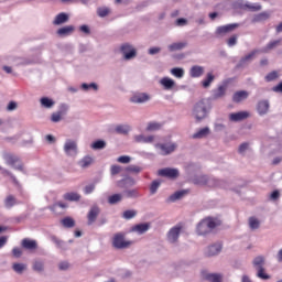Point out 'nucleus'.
I'll return each mask as SVG.
<instances>
[{"label":"nucleus","instance_id":"nucleus-54","mask_svg":"<svg viewBox=\"0 0 282 282\" xmlns=\"http://www.w3.org/2000/svg\"><path fill=\"white\" fill-rule=\"evenodd\" d=\"M171 74L176 78H184V68L174 67L171 69Z\"/></svg>","mask_w":282,"mask_h":282},{"label":"nucleus","instance_id":"nucleus-32","mask_svg":"<svg viewBox=\"0 0 282 282\" xmlns=\"http://www.w3.org/2000/svg\"><path fill=\"white\" fill-rule=\"evenodd\" d=\"M207 180H208V175H195L192 178V182L196 185V186H206L207 184Z\"/></svg>","mask_w":282,"mask_h":282},{"label":"nucleus","instance_id":"nucleus-36","mask_svg":"<svg viewBox=\"0 0 282 282\" xmlns=\"http://www.w3.org/2000/svg\"><path fill=\"white\" fill-rule=\"evenodd\" d=\"M40 104L42 105V107H44V109H52V107H54V105H56L54 99H52L50 97H42L40 99Z\"/></svg>","mask_w":282,"mask_h":282},{"label":"nucleus","instance_id":"nucleus-5","mask_svg":"<svg viewBox=\"0 0 282 282\" xmlns=\"http://www.w3.org/2000/svg\"><path fill=\"white\" fill-rule=\"evenodd\" d=\"M120 53L123 55L126 61H131L138 56V50L131 45V43H123L120 46Z\"/></svg>","mask_w":282,"mask_h":282},{"label":"nucleus","instance_id":"nucleus-38","mask_svg":"<svg viewBox=\"0 0 282 282\" xmlns=\"http://www.w3.org/2000/svg\"><path fill=\"white\" fill-rule=\"evenodd\" d=\"M203 276L208 282H221V274L219 273H205Z\"/></svg>","mask_w":282,"mask_h":282},{"label":"nucleus","instance_id":"nucleus-60","mask_svg":"<svg viewBox=\"0 0 282 282\" xmlns=\"http://www.w3.org/2000/svg\"><path fill=\"white\" fill-rule=\"evenodd\" d=\"M94 191H96V183H90L84 187L85 195H91Z\"/></svg>","mask_w":282,"mask_h":282},{"label":"nucleus","instance_id":"nucleus-63","mask_svg":"<svg viewBox=\"0 0 282 282\" xmlns=\"http://www.w3.org/2000/svg\"><path fill=\"white\" fill-rule=\"evenodd\" d=\"M117 162L120 164H129V162H131V156L121 155L117 159Z\"/></svg>","mask_w":282,"mask_h":282},{"label":"nucleus","instance_id":"nucleus-1","mask_svg":"<svg viewBox=\"0 0 282 282\" xmlns=\"http://www.w3.org/2000/svg\"><path fill=\"white\" fill-rule=\"evenodd\" d=\"M224 224L220 217L207 216L203 218L196 226V235L206 237L210 235L215 228H219Z\"/></svg>","mask_w":282,"mask_h":282},{"label":"nucleus","instance_id":"nucleus-58","mask_svg":"<svg viewBox=\"0 0 282 282\" xmlns=\"http://www.w3.org/2000/svg\"><path fill=\"white\" fill-rule=\"evenodd\" d=\"M12 268H13L14 272H17V274H23V271L25 270V264L13 263Z\"/></svg>","mask_w":282,"mask_h":282},{"label":"nucleus","instance_id":"nucleus-28","mask_svg":"<svg viewBox=\"0 0 282 282\" xmlns=\"http://www.w3.org/2000/svg\"><path fill=\"white\" fill-rule=\"evenodd\" d=\"M189 76L191 78H199L200 76H204V67L199 65H194L189 69Z\"/></svg>","mask_w":282,"mask_h":282},{"label":"nucleus","instance_id":"nucleus-9","mask_svg":"<svg viewBox=\"0 0 282 282\" xmlns=\"http://www.w3.org/2000/svg\"><path fill=\"white\" fill-rule=\"evenodd\" d=\"M181 232H182V225H176L172 227L166 235L167 241L170 243H177V241H180Z\"/></svg>","mask_w":282,"mask_h":282},{"label":"nucleus","instance_id":"nucleus-56","mask_svg":"<svg viewBox=\"0 0 282 282\" xmlns=\"http://www.w3.org/2000/svg\"><path fill=\"white\" fill-rule=\"evenodd\" d=\"M162 129V123L150 122L148 123L147 131H160Z\"/></svg>","mask_w":282,"mask_h":282},{"label":"nucleus","instance_id":"nucleus-47","mask_svg":"<svg viewBox=\"0 0 282 282\" xmlns=\"http://www.w3.org/2000/svg\"><path fill=\"white\" fill-rule=\"evenodd\" d=\"M61 223L64 228H74V226H76V220H74L72 217H65L61 220Z\"/></svg>","mask_w":282,"mask_h":282},{"label":"nucleus","instance_id":"nucleus-13","mask_svg":"<svg viewBox=\"0 0 282 282\" xmlns=\"http://www.w3.org/2000/svg\"><path fill=\"white\" fill-rule=\"evenodd\" d=\"M98 215H100V207L98 205H94L87 215V225L93 226V224H96V219H98Z\"/></svg>","mask_w":282,"mask_h":282},{"label":"nucleus","instance_id":"nucleus-64","mask_svg":"<svg viewBox=\"0 0 282 282\" xmlns=\"http://www.w3.org/2000/svg\"><path fill=\"white\" fill-rule=\"evenodd\" d=\"M122 171V166L120 165H111L110 173L111 175H118Z\"/></svg>","mask_w":282,"mask_h":282},{"label":"nucleus","instance_id":"nucleus-24","mask_svg":"<svg viewBox=\"0 0 282 282\" xmlns=\"http://www.w3.org/2000/svg\"><path fill=\"white\" fill-rule=\"evenodd\" d=\"M186 195H188V191H186V189L177 191L166 198V203L171 204L173 202H177V199H182Z\"/></svg>","mask_w":282,"mask_h":282},{"label":"nucleus","instance_id":"nucleus-34","mask_svg":"<svg viewBox=\"0 0 282 282\" xmlns=\"http://www.w3.org/2000/svg\"><path fill=\"white\" fill-rule=\"evenodd\" d=\"M207 135H210V128L205 127L198 130L196 133L193 134L194 140H202V138H206Z\"/></svg>","mask_w":282,"mask_h":282},{"label":"nucleus","instance_id":"nucleus-49","mask_svg":"<svg viewBox=\"0 0 282 282\" xmlns=\"http://www.w3.org/2000/svg\"><path fill=\"white\" fill-rule=\"evenodd\" d=\"M135 142H144L145 144L149 142H153L154 137L153 135H149V137H144L143 134H138L134 137Z\"/></svg>","mask_w":282,"mask_h":282},{"label":"nucleus","instance_id":"nucleus-55","mask_svg":"<svg viewBox=\"0 0 282 282\" xmlns=\"http://www.w3.org/2000/svg\"><path fill=\"white\" fill-rule=\"evenodd\" d=\"M276 78H279V73L273 70L265 75L264 80L265 83H272V80H276Z\"/></svg>","mask_w":282,"mask_h":282},{"label":"nucleus","instance_id":"nucleus-37","mask_svg":"<svg viewBox=\"0 0 282 282\" xmlns=\"http://www.w3.org/2000/svg\"><path fill=\"white\" fill-rule=\"evenodd\" d=\"M268 19H270V13L261 12L252 18L251 23H261V21H268Z\"/></svg>","mask_w":282,"mask_h":282},{"label":"nucleus","instance_id":"nucleus-46","mask_svg":"<svg viewBox=\"0 0 282 282\" xmlns=\"http://www.w3.org/2000/svg\"><path fill=\"white\" fill-rule=\"evenodd\" d=\"M124 171L126 173H131L132 175H139V173H142V167L139 165H128Z\"/></svg>","mask_w":282,"mask_h":282},{"label":"nucleus","instance_id":"nucleus-18","mask_svg":"<svg viewBox=\"0 0 282 282\" xmlns=\"http://www.w3.org/2000/svg\"><path fill=\"white\" fill-rule=\"evenodd\" d=\"M247 118H250V112L248 111L232 112L229 115L231 122H241V120H246Z\"/></svg>","mask_w":282,"mask_h":282},{"label":"nucleus","instance_id":"nucleus-35","mask_svg":"<svg viewBox=\"0 0 282 282\" xmlns=\"http://www.w3.org/2000/svg\"><path fill=\"white\" fill-rule=\"evenodd\" d=\"M63 198L65 202H80V194L76 192H68L64 194Z\"/></svg>","mask_w":282,"mask_h":282},{"label":"nucleus","instance_id":"nucleus-12","mask_svg":"<svg viewBox=\"0 0 282 282\" xmlns=\"http://www.w3.org/2000/svg\"><path fill=\"white\" fill-rule=\"evenodd\" d=\"M118 188H123L124 191L135 186V178L131 176H126L117 182Z\"/></svg>","mask_w":282,"mask_h":282},{"label":"nucleus","instance_id":"nucleus-43","mask_svg":"<svg viewBox=\"0 0 282 282\" xmlns=\"http://www.w3.org/2000/svg\"><path fill=\"white\" fill-rule=\"evenodd\" d=\"M213 80H215V75H213V73H207L205 79L202 82L204 89H208L213 84Z\"/></svg>","mask_w":282,"mask_h":282},{"label":"nucleus","instance_id":"nucleus-14","mask_svg":"<svg viewBox=\"0 0 282 282\" xmlns=\"http://www.w3.org/2000/svg\"><path fill=\"white\" fill-rule=\"evenodd\" d=\"M156 148L162 151V155H171L177 149L175 143H158Z\"/></svg>","mask_w":282,"mask_h":282},{"label":"nucleus","instance_id":"nucleus-44","mask_svg":"<svg viewBox=\"0 0 282 282\" xmlns=\"http://www.w3.org/2000/svg\"><path fill=\"white\" fill-rule=\"evenodd\" d=\"M91 149H94V151H101V149H106L107 147V142L105 140H97L95 142L91 143Z\"/></svg>","mask_w":282,"mask_h":282},{"label":"nucleus","instance_id":"nucleus-22","mask_svg":"<svg viewBox=\"0 0 282 282\" xmlns=\"http://www.w3.org/2000/svg\"><path fill=\"white\" fill-rule=\"evenodd\" d=\"M227 89H228V84L218 86V88L213 90V99L219 100V98H224V96H226Z\"/></svg>","mask_w":282,"mask_h":282},{"label":"nucleus","instance_id":"nucleus-41","mask_svg":"<svg viewBox=\"0 0 282 282\" xmlns=\"http://www.w3.org/2000/svg\"><path fill=\"white\" fill-rule=\"evenodd\" d=\"M186 45H188V43L186 42H176V43H172L169 46V51L170 52H177L180 50H184V47H186Z\"/></svg>","mask_w":282,"mask_h":282},{"label":"nucleus","instance_id":"nucleus-33","mask_svg":"<svg viewBox=\"0 0 282 282\" xmlns=\"http://www.w3.org/2000/svg\"><path fill=\"white\" fill-rule=\"evenodd\" d=\"M50 239L55 243L56 248H59V250H67V242H65V240H61V238L54 235H52Z\"/></svg>","mask_w":282,"mask_h":282},{"label":"nucleus","instance_id":"nucleus-30","mask_svg":"<svg viewBox=\"0 0 282 282\" xmlns=\"http://www.w3.org/2000/svg\"><path fill=\"white\" fill-rule=\"evenodd\" d=\"M21 204V202H19L17 199V197L12 194L8 195L6 198H4V206L6 208H13V206H17Z\"/></svg>","mask_w":282,"mask_h":282},{"label":"nucleus","instance_id":"nucleus-48","mask_svg":"<svg viewBox=\"0 0 282 282\" xmlns=\"http://www.w3.org/2000/svg\"><path fill=\"white\" fill-rule=\"evenodd\" d=\"M119 202H122V194H113L108 197V204L111 206L119 204Z\"/></svg>","mask_w":282,"mask_h":282},{"label":"nucleus","instance_id":"nucleus-7","mask_svg":"<svg viewBox=\"0 0 282 282\" xmlns=\"http://www.w3.org/2000/svg\"><path fill=\"white\" fill-rule=\"evenodd\" d=\"M160 177H167V180H177L180 177V170L173 167H164L158 171Z\"/></svg>","mask_w":282,"mask_h":282},{"label":"nucleus","instance_id":"nucleus-3","mask_svg":"<svg viewBox=\"0 0 282 282\" xmlns=\"http://www.w3.org/2000/svg\"><path fill=\"white\" fill-rule=\"evenodd\" d=\"M253 268L257 270L258 279H262V281L270 280V274L265 273V258L263 256H258L252 261Z\"/></svg>","mask_w":282,"mask_h":282},{"label":"nucleus","instance_id":"nucleus-19","mask_svg":"<svg viewBox=\"0 0 282 282\" xmlns=\"http://www.w3.org/2000/svg\"><path fill=\"white\" fill-rule=\"evenodd\" d=\"M24 250H30L31 252L34 250H39V242L36 240H32L30 238H24L21 243Z\"/></svg>","mask_w":282,"mask_h":282},{"label":"nucleus","instance_id":"nucleus-10","mask_svg":"<svg viewBox=\"0 0 282 282\" xmlns=\"http://www.w3.org/2000/svg\"><path fill=\"white\" fill-rule=\"evenodd\" d=\"M257 54H259V51L253 50L246 56L241 57L237 64L238 69H241L243 67H247V65H250V63H252V61L254 59V56H257Z\"/></svg>","mask_w":282,"mask_h":282},{"label":"nucleus","instance_id":"nucleus-59","mask_svg":"<svg viewBox=\"0 0 282 282\" xmlns=\"http://www.w3.org/2000/svg\"><path fill=\"white\" fill-rule=\"evenodd\" d=\"M238 39H239V35H237V34L231 35V36L227 40V45H228V47H235V45H237Z\"/></svg>","mask_w":282,"mask_h":282},{"label":"nucleus","instance_id":"nucleus-53","mask_svg":"<svg viewBox=\"0 0 282 282\" xmlns=\"http://www.w3.org/2000/svg\"><path fill=\"white\" fill-rule=\"evenodd\" d=\"M279 45H281V40H274L272 42H269L264 47L263 52H270V50H274V47H279Z\"/></svg>","mask_w":282,"mask_h":282},{"label":"nucleus","instance_id":"nucleus-11","mask_svg":"<svg viewBox=\"0 0 282 282\" xmlns=\"http://www.w3.org/2000/svg\"><path fill=\"white\" fill-rule=\"evenodd\" d=\"M64 151L66 155L74 156L78 153V144L76 141L68 139L64 144Z\"/></svg>","mask_w":282,"mask_h":282},{"label":"nucleus","instance_id":"nucleus-31","mask_svg":"<svg viewBox=\"0 0 282 282\" xmlns=\"http://www.w3.org/2000/svg\"><path fill=\"white\" fill-rule=\"evenodd\" d=\"M149 228H151V223H141L135 225L132 230H134V232H139V235H144Z\"/></svg>","mask_w":282,"mask_h":282},{"label":"nucleus","instance_id":"nucleus-2","mask_svg":"<svg viewBox=\"0 0 282 282\" xmlns=\"http://www.w3.org/2000/svg\"><path fill=\"white\" fill-rule=\"evenodd\" d=\"M210 109H213L210 100L200 99L194 105L192 116L195 118L196 122H202V120H206V118H208Z\"/></svg>","mask_w":282,"mask_h":282},{"label":"nucleus","instance_id":"nucleus-8","mask_svg":"<svg viewBox=\"0 0 282 282\" xmlns=\"http://www.w3.org/2000/svg\"><path fill=\"white\" fill-rule=\"evenodd\" d=\"M239 23H231L227 25L218 26L215 31V36L219 39V36H226V34H229V32H235L237 28H239Z\"/></svg>","mask_w":282,"mask_h":282},{"label":"nucleus","instance_id":"nucleus-21","mask_svg":"<svg viewBox=\"0 0 282 282\" xmlns=\"http://www.w3.org/2000/svg\"><path fill=\"white\" fill-rule=\"evenodd\" d=\"M248 96H250V93H248L247 90H238L232 95V102L239 105V102L248 100Z\"/></svg>","mask_w":282,"mask_h":282},{"label":"nucleus","instance_id":"nucleus-6","mask_svg":"<svg viewBox=\"0 0 282 282\" xmlns=\"http://www.w3.org/2000/svg\"><path fill=\"white\" fill-rule=\"evenodd\" d=\"M4 160H6L7 164L14 167L15 171H21V173H24V174L26 173L25 167H23V163H19L17 165V162H20L19 156L8 153L4 155Z\"/></svg>","mask_w":282,"mask_h":282},{"label":"nucleus","instance_id":"nucleus-61","mask_svg":"<svg viewBox=\"0 0 282 282\" xmlns=\"http://www.w3.org/2000/svg\"><path fill=\"white\" fill-rule=\"evenodd\" d=\"M135 215H138V213L135 210L128 209V210L123 212L124 219H133V217H135Z\"/></svg>","mask_w":282,"mask_h":282},{"label":"nucleus","instance_id":"nucleus-23","mask_svg":"<svg viewBox=\"0 0 282 282\" xmlns=\"http://www.w3.org/2000/svg\"><path fill=\"white\" fill-rule=\"evenodd\" d=\"M69 22V13L61 12L53 20V25H64Z\"/></svg>","mask_w":282,"mask_h":282},{"label":"nucleus","instance_id":"nucleus-27","mask_svg":"<svg viewBox=\"0 0 282 282\" xmlns=\"http://www.w3.org/2000/svg\"><path fill=\"white\" fill-rule=\"evenodd\" d=\"M223 246L221 243H214L207 248L206 254L208 257H217L219 252H221Z\"/></svg>","mask_w":282,"mask_h":282},{"label":"nucleus","instance_id":"nucleus-50","mask_svg":"<svg viewBox=\"0 0 282 282\" xmlns=\"http://www.w3.org/2000/svg\"><path fill=\"white\" fill-rule=\"evenodd\" d=\"M111 13V10L107 7H100L97 9V15L100 17V19H105V17H109Z\"/></svg>","mask_w":282,"mask_h":282},{"label":"nucleus","instance_id":"nucleus-25","mask_svg":"<svg viewBox=\"0 0 282 282\" xmlns=\"http://www.w3.org/2000/svg\"><path fill=\"white\" fill-rule=\"evenodd\" d=\"M123 197H127L128 199H138V197H141L140 188H128L124 189L122 193Z\"/></svg>","mask_w":282,"mask_h":282},{"label":"nucleus","instance_id":"nucleus-45","mask_svg":"<svg viewBox=\"0 0 282 282\" xmlns=\"http://www.w3.org/2000/svg\"><path fill=\"white\" fill-rule=\"evenodd\" d=\"M91 164H94V159L91 156H84L79 161V166H82V169H89V166H91Z\"/></svg>","mask_w":282,"mask_h":282},{"label":"nucleus","instance_id":"nucleus-51","mask_svg":"<svg viewBox=\"0 0 282 282\" xmlns=\"http://www.w3.org/2000/svg\"><path fill=\"white\" fill-rule=\"evenodd\" d=\"M162 184V181L160 180H154L151 185H150V193L151 195H155V193H158V188H160Z\"/></svg>","mask_w":282,"mask_h":282},{"label":"nucleus","instance_id":"nucleus-20","mask_svg":"<svg viewBox=\"0 0 282 282\" xmlns=\"http://www.w3.org/2000/svg\"><path fill=\"white\" fill-rule=\"evenodd\" d=\"M257 111L259 116H265V113L270 111V101H268L267 99L258 101Z\"/></svg>","mask_w":282,"mask_h":282},{"label":"nucleus","instance_id":"nucleus-15","mask_svg":"<svg viewBox=\"0 0 282 282\" xmlns=\"http://www.w3.org/2000/svg\"><path fill=\"white\" fill-rule=\"evenodd\" d=\"M236 6L237 8H240V10H250V12H259V10H261V4L245 3L243 0H238Z\"/></svg>","mask_w":282,"mask_h":282},{"label":"nucleus","instance_id":"nucleus-39","mask_svg":"<svg viewBox=\"0 0 282 282\" xmlns=\"http://www.w3.org/2000/svg\"><path fill=\"white\" fill-rule=\"evenodd\" d=\"M116 133H118L119 135H128L129 131H131V127H129L128 124H118L115 128Z\"/></svg>","mask_w":282,"mask_h":282},{"label":"nucleus","instance_id":"nucleus-52","mask_svg":"<svg viewBox=\"0 0 282 282\" xmlns=\"http://www.w3.org/2000/svg\"><path fill=\"white\" fill-rule=\"evenodd\" d=\"M34 272H43L45 270V264L43 263V261H34L33 262V267H32Z\"/></svg>","mask_w":282,"mask_h":282},{"label":"nucleus","instance_id":"nucleus-29","mask_svg":"<svg viewBox=\"0 0 282 282\" xmlns=\"http://www.w3.org/2000/svg\"><path fill=\"white\" fill-rule=\"evenodd\" d=\"M223 185H224V181L215 178V177L207 176L206 186H208V188H219Z\"/></svg>","mask_w":282,"mask_h":282},{"label":"nucleus","instance_id":"nucleus-17","mask_svg":"<svg viewBox=\"0 0 282 282\" xmlns=\"http://www.w3.org/2000/svg\"><path fill=\"white\" fill-rule=\"evenodd\" d=\"M65 113H67V105L62 104L59 110L57 112L52 113L51 121L52 122H61V120H63V116H65Z\"/></svg>","mask_w":282,"mask_h":282},{"label":"nucleus","instance_id":"nucleus-42","mask_svg":"<svg viewBox=\"0 0 282 282\" xmlns=\"http://www.w3.org/2000/svg\"><path fill=\"white\" fill-rule=\"evenodd\" d=\"M161 85L164 87V89H173V86L175 85V80L169 78V77H163L160 80Z\"/></svg>","mask_w":282,"mask_h":282},{"label":"nucleus","instance_id":"nucleus-16","mask_svg":"<svg viewBox=\"0 0 282 282\" xmlns=\"http://www.w3.org/2000/svg\"><path fill=\"white\" fill-rule=\"evenodd\" d=\"M148 100H151V97L147 93H137L130 98V101L137 105H142V102H148Z\"/></svg>","mask_w":282,"mask_h":282},{"label":"nucleus","instance_id":"nucleus-40","mask_svg":"<svg viewBox=\"0 0 282 282\" xmlns=\"http://www.w3.org/2000/svg\"><path fill=\"white\" fill-rule=\"evenodd\" d=\"M249 228L250 230H259L261 221L254 216L249 217Z\"/></svg>","mask_w":282,"mask_h":282},{"label":"nucleus","instance_id":"nucleus-26","mask_svg":"<svg viewBox=\"0 0 282 282\" xmlns=\"http://www.w3.org/2000/svg\"><path fill=\"white\" fill-rule=\"evenodd\" d=\"M75 31H76V26H74V25H66V26H63V28L58 29L56 34L58 36H69L72 34H74Z\"/></svg>","mask_w":282,"mask_h":282},{"label":"nucleus","instance_id":"nucleus-62","mask_svg":"<svg viewBox=\"0 0 282 282\" xmlns=\"http://www.w3.org/2000/svg\"><path fill=\"white\" fill-rule=\"evenodd\" d=\"M12 256H13L15 259H21V257H23V251L21 250V248L14 247V248L12 249Z\"/></svg>","mask_w":282,"mask_h":282},{"label":"nucleus","instance_id":"nucleus-57","mask_svg":"<svg viewBox=\"0 0 282 282\" xmlns=\"http://www.w3.org/2000/svg\"><path fill=\"white\" fill-rule=\"evenodd\" d=\"M82 89H84V91H88V89H94V91H98V84L96 83H84L82 84Z\"/></svg>","mask_w":282,"mask_h":282},{"label":"nucleus","instance_id":"nucleus-4","mask_svg":"<svg viewBox=\"0 0 282 282\" xmlns=\"http://www.w3.org/2000/svg\"><path fill=\"white\" fill-rule=\"evenodd\" d=\"M124 237H126L124 232H117L113 235L112 247L116 250H127V248L133 245V241L126 240Z\"/></svg>","mask_w":282,"mask_h":282}]
</instances>
